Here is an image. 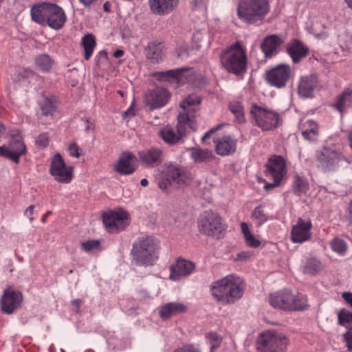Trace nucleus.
Wrapping results in <instances>:
<instances>
[{"label": "nucleus", "mask_w": 352, "mask_h": 352, "mask_svg": "<svg viewBox=\"0 0 352 352\" xmlns=\"http://www.w3.org/2000/svg\"><path fill=\"white\" fill-rule=\"evenodd\" d=\"M36 66L43 71H49L52 65V60L47 54H40L35 58Z\"/></svg>", "instance_id": "40"}, {"label": "nucleus", "mask_w": 352, "mask_h": 352, "mask_svg": "<svg viewBox=\"0 0 352 352\" xmlns=\"http://www.w3.org/2000/svg\"><path fill=\"white\" fill-rule=\"evenodd\" d=\"M318 86L319 82L316 76H303L301 78L298 85V94L302 98H311Z\"/></svg>", "instance_id": "24"}, {"label": "nucleus", "mask_w": 352, "mask_h": 352, "mask_svg": "<svg viewBox=\"0 0 352 352\" xmlns=\"http://www.w3.org/2000/svg\"><path fill=\"white\" fill-rule=\"evenodd\" d=\"M53 3L43 2L31 8V16L36 23L45 25L47 24L48 16Z\"/></svg>", "instance_id": "26"}, {"label": "nucleus", "mask_w": 352, "mask_h": 352, "mask_svg": "<svg viewBox=\"0 0 352 352\" xmlns=\"http://www.w3.org/2000/svg\"><path fill=\"white\" fill-rule=\"evenodd\" d=\"M158 241L152 236L139 237L133 245L131 254L138 265H152L158 258Z\"/></svg>", "instance_id": "2"}, {"label": "nucleus", "mask_w": 352, "mask_h": 352, "mask_svg": "<svg viewBox=\"0 0 352 352\" xmlns=\"http://www.w3.org/2000/svg\"><path fill=\"white\" fill-rule=\"evenodd\" d=\"M129 214L124 211H110L102 215V222L109 232L123 230L129 225Z\"/></svg>", "instance_id": "12"}, {"label": "nucleus", "mask_w": 352, "mask_h": 352, "mask_svg": "<svg viewBox=\"0 0 352 352\" xmlns=\"http://www.w3.org/2000/svg\"><path fill=\"white\" fill-rule=\"evenodd\" d=\"M26 152V146L20 138L12 139L8 146H0V156H4L19 163L20 156Z\"/></svg>", "instance_id": "13"}, {"label": "nucleus", "mask_w": 352, "mask_h": 352, "mask_svg": "<svg viewBox=\"0 0 352 352\" xmlns=\"http://www.w3.org/2000/svg\"><path fill=\"white\" fill-rule=\"evenodd\" d=\"M66 21V15L63 10L53 3L48 16L47 25L54 30L60 29Z\"/></svg>", "instance_id": "28"}, {"label": "nucleus", "mask_w": 352, "mask_h": 352, "mask_svg": "<svg viewBox=\"0 0 352 352\" xmlns=\"http://www.w3.org/2000/svg\"><path fill=\"white\" fill-rule=\"evenodd\" d=\"M170 304L172 313H173L174 316L181 313H184L187 311V307L182 303L170 302Z\"/></svg>", "instance_id": "49"}, {"label": "nucleus", "mask_w": 352, "mask_h": 352, "mask_svg": "<svg viewBox=\"0 0 352 352\" xmlns=\"http://www.w3.org/2000/svg\"><path fill=\"white\" fill-rule=\"evenodd\" d=\"M194 268L195 264L192 262L184 259H177L176 263L170 267V278L179 280L182 277L191 274Z\"/></svg>", "instance_id": "23"}, {"label": "nucleus", "mask_w": 352, "mask_h": 352, "mask_svg": "<svg viewBox=\"0 0 352 352\" xmlns=\"http://www.w3.org/2000/svg\"><path fill=\"white\" fill-rule=\"evenodd\" d=\"M294 191L298 195L305 193L309 190V183L303 177L296 175L293 184Z\"/></svg>", "instance_id": "38"}, {"label": "nucleus", "mask_w": 352, "mask_h": 352, "mask_svg": "<svg viewBox=\"0 0 352 352\" xmlns=\"http://www.w3.org/2000/svg\"><path fill=\"white\" fill-rule=\"evenodd\" d=\"M39 105L41 114L44 116H52L56 109V107L52 100L47 98H44L42 101L40 102Z\"/></svg>", "instance_id": "41"}, {"label": "nucleus", "mask_w": 352, "mask_h": 352, "mask_svg": "<svg viewBox=\"0 0 352 352\" xmlns=\"http://www.w3.org/2000/svg\"><path fill=\"white\" fill-rule=\"evenodd\" d=\"M230 110L235 116L236 118L239 122H243L245 120L243 108L239 102L231 103L229 105Z\"/></svg>", "instance_id": "44"}, {"label": "nucleus", "mask_w": 352, "mask_h": 352, "mask_svg": "<svg viewBox=\"0 0 352 352\" xmlns=\"http://www.w3.org/2000/svg\"><path fill=\"white\" fill-rule=\"evenodd\" d=\"M99 245L100 243L97 240H90L81 243L82 248L86 252L96 249L98 248Z\"/></svg>", "instance_id": "48"}, {"label": "nucleus", "mask_w": 352, "mask_h": 352, "mask_svg": "<svg viewBox=\"0 0 352 352\" xmlns=\"http://www.w3.org/2000/svg\"><path fill=\"white\" fill-rule=\"evenodd\" d=\"M344 300L351 306L352 308V293L351 292H343L342 294Z\"/></svg>", "instance_id": "58"}, {"label": "nucleus", "mask_w": 352, "mask_h": 352, "mask_svg": "<svg viewBox=\"0 0 352 352\" xmlns=\"http://www.w3.org/2000/svg\"><path fill=\"white\" fill-rule=\"evenodd\" d=\"M188 67H181L175 69H170L165 72H161L158 73V77L161 80H182L183 77V73L188 71Z\"/></svg>", "instance_id": "34"}, {"label": "nucleus", "mask_w": 352, "mask_h": 352, "mask_svg": "<svg viewBox=\"0 0 352 352\" xmlns=\"http://www.w3.org/2000/svg\"><path fill=\"white\" fill-rule=\"evenodd\" d=\"M287 51L294 63H298L308 54V48L305 47L302 43L298 40H294L289 45H288Z\"/></svg>", "instance_id": "32"}, {"label": "nucleus", "mask_w": 352, "mask_h": 352, "mask_svg": "<svg viewBox=\"0 0 352 352\" xmlns=\"http://www.w3.org/2000/svg\"><path fill=\"white\" fill-rule=\"evenodd\" d=\"M170 305V302H168L161 307L160 310V316L161 318L167 319L174 316L173 313H172V308Z\"/></svg>", "instance_id": "47"}, {"label": "nucleus", "mask_w": 352, "mask_h": 352, "mask_svg": "<svg viewBox=\"0 0 352 352\" xmlns=\"http://www.w3.org/2000/svg\"><path fill=\"white\" fill-rule=\"evenodd\" d=\"M82 45L85 50V58L89 60L96 46V40L92 34L85 35L82 39Z\"/></svg>", "instance_id": "37"}, {"label": "nucleus", "mask_w": 352, "mask_h": 352, "mask_svg": "<svg viewBox=\"0 0 352 352\" xmlns=\"http://www.w3.org/2000/svg\"><path fill=\"white\" fill-rule=\"evenodd\" d=\"M291 69L288 65H279L267 74L268 82L276 87H283L289 80Z\"/></svg>", "instance_id": "14"}, {"label": "nucleus", "mask_w": 352, "mask_h": 352, "mask_svg": "<svg viewBox=\"0 0 352 352\" xmlns=\"http://www.w3.org/2000/svg\"><path fill=\"white\" fill-rule=\"evenodd\" d=\"M199 228L201 233L217 239L221 238L226 230L221 218L211 210L205 211L200 216Z\"/></svg>", "instance_id": "11"}, {"label": "nucleus", "mask_w": 352, "mask_h": 352, "mask_svg": "<svg viewBox=\"0 0 352 352\" xmlns=\"http://www.w3.org/2000/svg\"><path fill=\"white\" fill-rule=\"evenodd\" d=\"M265 173L267 176L282 180L286 174V166L284 159L279 155H275L269 159L266 164Z\"/></svg>", "instance_id": "20"}, {"label": "nucleus", "mask_w": 352, "mask_h": 352, "mask_svg": "<svg viewBox=\"0 0 352 352\" xmlns=\"http://www.w3.org/2000/svg\"><path fill=\"white\" fill-rule=\"evenodd\" d=\"M34 205H30L25 211L24 214L29 218L30 221H32L34 218L32 217L34 211Z\"/></svg>", "instance_id": "57"}, {"label": "nucleus", "mask_w": 352, "mask_h": 352, "mask_svg": "<svg viewBox=\"0 0 352 352\" xmlns=\"http://www.w3.org/2000/svg\"><path fill=\"white\" fill-rule=\"evenodd\" d=\"M82 120L83 122H85L87 124V126H85V129L86 132H88L91 129H93V127H92L93 124L90 123L87 119H82Z\"/></svg>", "instance_id": "62"}, {"label": "nucleus", "mask_w": 352, "mask_h": 352, "mask_svg": "<svg viewBox=\"0 0 352 352\" xmlns=\"http://www.w3.org/2000/svg\"><path fill=\"white\" fill-rule=\"evenodd\" d=\"M178 0H149L151 11L160 15L171 12L177 5Z\"/></svg>", "instance_id": "31"}, {"label": "nucleus", "mask_w": 352, "mask_h": 352, "mask_svg": "<svg viewBox=\"0 0 352 352\" xmlns=\"http://www.w3.org/2000/svg\"><path fill=\"white\" fill-rule=\"evenodd\" d=\"M319 167L325 173L338 171L349 164L342 151L333 146H324L317 154Z\"/></svg>", "instance_id": "5"}, {"label": "nucleus", "mask_w": 352, "mask_h": 352, "mask_svg": "<svg viewBox=\"0 0 352 352\" xmlns=\"http://www.w3.org/2000/svg\"><path fill=\"white\" fill-rule=\"evenodd\" d=\"M321 263L316 258L308 259L303 267V272L306 274L315 275L322 270Z\"/></svg>", "instance_id": "39"}, {"label": "nucleus", "mask_w": 352, "mask_h": 352, "mask_svg": "<svg viewBox=\"0 0 352 352\" xmlns=\"http://www.w3.org/2000/svg\"><path fill=\"white\" fill-rule=\"evenodd\" d=\"M217 153L221 156L230 155L236 151L237 140L230 135L214 140Z\"/></svg>", "instance_id": "21"}, {"label": "nucleus", "mask_w": 352, "mask_h": 352, "mask_svg": "<svg viewBox=\"0 0 352 352\" xmlns=\"http://www.w3.org/2000/svg\"><path fill=\"white\" fill-rule=\"evenodd\" d=\"M169 92L163 87H156L149 91L146 96V103L151 110L164 107L169 100Z\"/></svg>", "instance_id": "16"}, {"label": "nucleus", "mask_w": 352, "mask_h": 352, "mask_svg": "<svg viewBox=\"0 0 352 352\" xmlns=\"http://www.w3.org/2000/svg\"><path fill=\"white\" fill-rule=\"evenodd\" d=\"M338 322L349 329L343 335L348 349L352 351V313L343 309L338 313Z\"/></svg>", "instance_id": "25"}, {"label": "nucleus", "mask_w": 352, "mask_h": 352, "mask_svg": "<svg viewBox=\"0 0 352 352\" xmlns=\"http://www.w3.org/2000/svg\"><path fill=\"white\" fill-rule=\"evenodd\" d=\"M49 144V138L46 134L39 135L36 140V144L38 147L44 148Z\"/></svg>", "instance_id": "51"}, {"label": "nucleus", "mask_w": 352, "mask_h": 352, "mask_svg": "<svg viewBox=\"0 0 352 352\" xmlns=\"http://www.w3.org/2000/svg\"><path fill=\"white\" fill-rule=\"evenodd\" d=\"M288 340L281 333L265 331L256 342L258 352H286Z\"/></svg>", "instance_id": "9"}, {"label": "nucleus", "mask_w": 352, "mask_h": 352, "mask_svg": "<svg viewBox=\"0 0 352 352\" xmlns=\"http://www.w3.org/2000/svg\"><path fill=\"white\" fill-rule=\"evenodd\" d=\"M177 120L176 129L167 125L159 131L161 138L168 144L177 143L188 132V129H195L194 120L190 119L188 115L179 114Z\"/></svg>", "instance_id": "7"}, {"label": "nucleus", "mask_w": 352, "mask_h": 352, "mask_svg": "<svg viewBox=\"0 0 352 352\" xmlns=\"http://www.w3.org/2000/svg\"><path fill=\"white\" fill-rule=\"evenodd\" d=\"M189 54L190 48L186 45H182L176 50L177 57L182 60L186 59L189 56Z\"/></svg>", "instance_id": "46"}, {"label": "nucleus", "mask_w": 352, "mask_h": 352, "mask_svg": "<svg viewBox=\"0 0 352 352\" xmlns=\"http://www.w3.org/2000/svg\"><path fill=\"white\" fill-rule=\"evenodd\" d=\"M124 115L125 116H131L134 115V109L132 107L128 109L124 113Z\"/></svg>", "instance_id": "63"}, {"label": "nucleus", "mask_w": 352, "mask_h": 352, "mask_svg": "<svg viewBox=\"0 0 352 352\" xmlns=\"http://www.w3.org/2000/svg\"><path fill=\"white\" fill-rule=\"evenodd\" d=\"M221 127V125H219L214 128H212V129L209 130L208 132H206L204 135L202 137V141L204 142L205 140L209 138L212 134H213L215 131H218Z\"/></svg>", "instance_id": "56"}, {"label": "nucleus", "mask_w": 352, "mask_h": 352, "mask_svg": "<svg viewBox=\"0 0 352 352\" xmlns=\"http://www.w3.org/2000/svg\"><path fill=\"white\" fill-rule=\"evenodd\" d=\"M141 164L148 168L160 164L164 160V153L160 148L151 147L138 153Z\"/></svg>", "instance_id": "17"}, {"label": "nucleus", "mask_w": 352, "mask_h": 352, "mask_svg": "<svg viewBox=\"0 0 352 352\" xmlns=\"http://www.w3.org/2000/svg\"><path fill=\"white\" fill-rule=\"evenodd\" d=\"M331 247L333 251L340 255H344L347 250L346 243L340 239H334L332 240Z\"/></svg>", "instance_id": "43"}, {"label": "nucleus", "mask_w": 352, "mask_h": 352, "mask_svg": "<svg viewBox=\"0 0 352 352\" xmlns=\"http://www.w3.org/2000/svg\"><path fill=\"white\" fill-rule=\"evenodd\" d=\"M349 94H350V88L345 89L343 92L337 97L335 102V108L341 113L346 109L352 107V101Z\"/></svg>", "instance_id": "33"}, {"label": "nucleus", "mask_w": 352, "mask_h": 352, "mask_svg": "<svg viewBox=\"0 0 352 352\" xmlns=\"http://www.w3.org/2000/svg\"><path fill=\"white\" fill-rule=\"evenodd\" d=\"M22 296L20 293L6 290L1 299V308L3 313L12 314L15 309L20 307Z\"/></svg>", "instance_id": "19"}, {"label": "nucleus", "mask_w": 352, "mask_h": 352, "mask_svg": "<svg viewBox=\"0 0 352 352\" xmlns=\"http://www.w3.org/2000/svg\"><path fill=\"white\" fill-rule=\"evenodd\" d=\"M135 160V155L131 153H123L115 166V170L122 175L132 174L136 170Z\"/></svg>", "instance_id": "22"}, {"label": "nucleus", "mask_w": 352, "mask_h": 352, "mask_svg": "<svg viewBox=\"0 0 352 352\" xmlns=\"http://www.w3.org/2000/svg\"><path fill=\"white\" fill-rule=\"evenodd\" d=\"M241 230H242L243 234L244 235V237L248 236V234L251 233L250 231V229L248 228V225L246 223H244V222L241 223Z\"/></svg>", "instance_id": "59"}, {"label": "nucleus", "mask_w": 352, "mask_h": 352, "mask_svg": "<svg viewBox=\"0 0 352 352\" xmlns=\"http://www.w3.org/2000/svg\"><path fill=\"white\" fill-rule=\"evenodd\" d=\"M250 113L254 118L255 125L263 131L276 129L280 120L277 112L256 104L252 106Z\"/></svg>", "instance_id": "10"}, {"label": "nucleus", "mask_w": 352, "mask_h": 352, "mask_svg": "<svg viewBox=\"0 0 352 352\" xmlns=\"http://www.w3.org/2000/svg\"><path fill=\"white\" fill-rule=\"evenodd\" d=\"M200 98L196 94L189 95L184 101L180 102V107L183 108L190 118V113L191 111H195V107L200 103Z\"/></svg>", "instance_id": "35"}, {"label": "nucleus", "mask_w": 352, "mask_h": 352, "mask_svg": "<svg viewBox=\"0 0 352 352\" xmlns=\"http://www.w3.org/2000/svg\"><path fill=\"white\" fill-rule=\"evenodd\" d=\"M175 352H201V350L195 345L187 344L176 349Z\"/></svg>", "instance_id": "50"}, {"label": "nucleus", "mask_w": 352, "mask_h": 352, "mask_svg": "<svg viewBox=\"0 0 352 352\" xmlns=\"http://www.w3.org/2000/svg\"><path fill=\"white\" fill-rule=\"evenodd\" d=\"M163 44L157 40L148 42L145 47V55L152 63H157L162 59L164 54Z\"/></svg>", "instance_id": "27"}, {"label": "nucleus", "mask_w": 352, "mask_h": 352, "mask_svg": "<svg viewBox=\"0 0 352 352\" xmlns=\"http://www.w3.org/2000/svg\"><path fill=\"white\" fill-rule=\"evenodd\" d=\"M270 303L273 307L283 310H303L307 307L302 296H295L287 289L272 294Z\"/></svg>", "instance_id": "8"}, {"label": "nucleus", "mask_w": 352, "mask_h": 352, "mask_svg": "<svg viewBox=\"0 0 352 352\" xmlns=\"http://www.w3.org/2000/svg\"><path fill=\"white\" fill-rule=\"evenodd\" d=\"M299 129L303 138L309 142H316L319 135V128L318 124L313 120L300 122Z\"/></svg>", "instance_id": "29"}, {"label": "nucleus", "mask_w": 352, "mask_h": 352, "mask_svg": "<svg viewBox=\"0 0 352 352\" xmlns=\"http://www.w3.org/2000/svg\"><path fill=\"white\" fill-rule=\"evenodd\" d=\"M206 339L210 344V351L214 352L221 342V338L215 332H210L206 336Z\"/></svg>", "instance_id": "45"}, {"label": "nucleus", "mask_w": 352, "mask_h": 352, "mask_svg": "<svg viewBox=\"0 0 352 352\" xmlns=\"http://www.w3.org/2000/svg\"><path fill=\"white\" fill-rule=\"evenodd\" d=\"M68 151L69 152L70 155L72 157H78L81 155V153L79 152L80 148L75 142L71 143L69 145Z\"/></svg>", "instance_id": "53"}, {"label": "nucleus", "mask_w": 352, "mask_h": 352, "mask_svg": "<svg viewBox=\"0 0 352 352\" xmlns=\"http://www.w3.org/2000/svg\"><path fill=\"white\" fill-rule=\"evenodd\" d=\"M282 41L276 35H270L265 37L261 44V50L265 58H270L278 52Z\"/></svg>", "instance_id": "30"}, {"label": "nucleus", "mask_w": 352, "mask_h": 352, "mask_svg": "<svg viewBox=\"0 0 352 352\" xmlns=\"http://www.w3.org/2000/svg\"><path fill=\"white\" fill-rule=\"evenodd\" d=\"M81 302L82 300L80 299H74L72 301V305L76 308V312L79 311Z\"/></svg>", "instance_id": "61"}, {"label": "nucleus", "mask_w": 352, "mask_h": 352, "mask_svg": "<svg viewBox=\"0 0 352 352\" xmlns=\"http://www.w3.org/2000/svg\"><path fill=\"white\" fill-rule=\"evenodd\" d=\"M190 156L195 162H206L210 161L212 157V153L208 149H201L194 148L191 151Z\"/></svg>", "instance_id": "36"}, {"label": "nucleus", "mask_w": 352, "mask_h": 352, "mask_svg": "<svg viewBox=\"0 0 352 352\" xmlns=\"http://www.w3.org/2000/svg\"><path fill=\"white\" fill-rule=\"evenodd\" d=\"M312 227L311 221H305L298 218L296 224L292 228L291 239L294 243H303L311 238L310 230Z\"/></svg>", "instance_id": "18"}, {"label": "nucleus", "mask_w": 352, "mask_h": 352, "mask_svg": "<svg viewBox=\"0 0 352 352\" xmlns=\"http://www.w3.org/2000/svg\"><path fill=\"white\" fill-rule=\"evenodd\" d=\"M190 177L185 167L175 164H165L161 173V179L158 183L159 188L165 191L170 186L179 188L183 186Z\"/></svg>", "instance_id": "6"}, {"label": "nucleus", "mask_w": 352, "mask_h": 352, "mask_svg": "<svg viewBox=\"0 0 352 352\" xmlns=\"http://www.w3.org/2000/svg\"><path fill=\"white\" fill-rule=\"evenodd\" d=\"M252 219L258 225L261 226L267 220L266 214L261 206L256 207L252 213Z\"/></svg>", "instance_id": "42"}, {"label": "nucleus", "mask_w": 352, "mask_h": 352, "mask_svg": "<svg viewBox=\"0 0 352 352\" xmlns=\"http://www.w3.org/2000/svg\"><path fill=\"white\" fill-rule=\"evenodd\" d=\"M85 7L90 8L97 0H78Z\"/></svg>", "instance_id": "60"}, {"label": "nucleus", "mask_w": 352, "mask_h": 352, "mask_svg": "<svg viewBox=\"0 0 352 352\" xmlns=\"http://www.w3.org/2000/svg\"><path fill=\"white\" fill-rule=\"evenodd\" d=\"M270 10L268 0H241L237 8V16L248 23H261Z\"/></svg>", "instance_id": "3"}, {"label": "nucleus", "mask_w": 352, "mask_h": 352, "mask_svg": "<svg viewBox=\"0 0 352 352\" xmlns=\"http://www.w3.org/2000/svg\"><path fill=\"white\" fill-rule=\"evenodd\" d=\"M124 54V52L122 50H117L113 52V56L116 58L121 57Z\"/></svg>", "instance_id": "64"}, {"label": "nucleus", "mask_w": 352, "mask_h": 352, "mask_svg": "<svg viewBox=\"0 0 352 352\" xmlns=\"http://www.w3.org/2000/svg\"><path fill=\"white\" fill-rule=\"evenodd\" d=\"M245 288V283L241 278L228 275L212 283L211 294L221 304L230 305L241 298Z\"/></svg>", "instance_id": "1"}, {"label": "nucleus", "mask_w": 352, "mask_h": 352, "mask_svg": "<svg viewBox=\"0 0 352 352\" xmlns=\"http://www.w3.org/2000/svg\"><path fill=\"white\" fill-rule=\"evenodd\" d=\"M347 219L349 221V227L351 229L352 232V200L349 202L348 206V215Z\"/></svg>", "instance_id": "55"}, {"label": "nucleus", "mask_w": 352, "mask_h": 352, "mask_svg": "<svg viewBox=\"0 0 352 352\" xmlns=\"http://www.w3.org/2000/svg\"><path fill=\"white\" fill-rule=\"evenodd\" d=\"M247 55L245 50L239 42H236L226 49L221 55L223 67L230 73L239 75L246 72Z\"/></svg>", "instance_id": "4"}, {"label": "nucleus", "mask_w": 352, "mask_h": 352, "mask_svg": "<svg viewBox=\"0 0 352 352\" xmlns=\"http://www.w3.org/2000/svg\"><path fill=\"white\" fill-rule=\"evenodd\" d=\"M50 173L55 179L60 182L69 183L72 180V173L65 166V163L58 153L53 158L50 166Z\"/></svg>", "instance_id": "15"}, {"label": "nucleus", "mask_w": 352, "mask_h": 352, "mask_svg": "<svg viewBox=\"0 0 352 352\" xmlns=\"http://www.w3.org/2000/svg\"><path fill=\"white\" fill-rule=\"evenodd\" d=\"M246 243L248 246L252 248H257L260 245L261 243L258 240H257L252 233L248 234V236L245 237Z\"/></svg>", "instance_id": "52"}, {"label": "nucleus", "mask_w": 352, "mask_h": 352, "mask_svg": "<svg viewBox=\"0 0 352 352\" xmlns=\"http://www.w3.org/2000/svg\"><path fill=\"white\" fill-rule=\"evenodd\" d=\"M273 179H274L273 183H271V184L267 183L265 185L264 188L266 190H270L274 188V187L278 186L280 184L281 179H278L277 178H273Z\"/></svg>", "instance_id": "54"}]
</instances>
